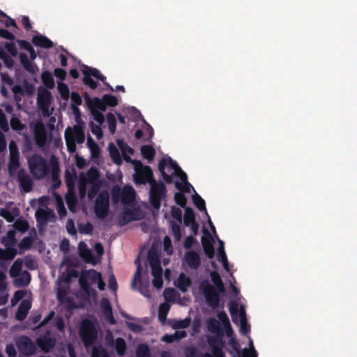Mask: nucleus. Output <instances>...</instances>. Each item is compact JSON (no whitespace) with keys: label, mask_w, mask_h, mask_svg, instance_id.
Wrapping results in <instances>:
<instances>
[{"label":"nucleus","mask_w":357,"mask_h":357,"mask_svg":"<svg viewBox=\"0 0 357 357\" xmlns=\"http://www.w3.org/2000/svg\"><path fill=\"white\" fill-rule=\"evenodd\" d=\"M210 276L215 286L210 284L208 280H204L200 283L199 288L204 296L207 305L213 309H216L220 305V293L225 291V287L218 272L211 271Z\"/></svg>","instance_id":"f257e3e1"},{"label":"nucleus","mask_w":357,"mask_h":357,"mask_svg":"<svg viewBox=\"0 0 357 357\" xmlns=\"http://www.w3.org/2000/svg\"><path fill=\"white\" fill-rule=\"evenodd\" d=\"M79 335L86 348L93 345L98 337L96 324L89 319H84L80 323Z\"/></svg>","instance_id":"f03ea898"},{"label":"nucleus","mask_w":357,"mask_h":357,"mask_svg":"<svg viewBox=\"0 0 357 357\" xmlns=\"http://www.w3.org/2000/svg\"><path fill=\"white\" fill-rule=\"evenodd\" d=\"M28 165L31 173L34 178L41 179L50 172V167L47 160L40 155L35 153L28 159Z\"/></svg>","instance_id":"7ed1b4c3"},{"label":"nucleus","mask_w":357,"mask_h":357,"mask_svg":"<svg viewBox=\"0 0 357 357\" xmlns=\"http://www.w3.org/2000/svg\"><path fill=\"white\" fill-rule=\"evenodd\" d=\"M64 137L67 150L70 153H74L76 151V143L82 144L85 139L84 130L79 126L73 128L68 126L65 130Z\"/></svg>","instance_id":"20e7f679"},{"label":"nucleus","mask_w":357,"mask_h":357,"mask_svg":"<svg viewBox=\"0 0 357 357\" xmlns=\"http://www.w3.org/2000/svg\"><path fill=\"white\" fill-rule=\"evenodd\" d=\"M158 169L162 178L167 183H171L172 182V175L167 174L165 169H167L168 172L173 170L174 172H172V174L176 175L178 178L181 176L182 173H185L176 162L174 161L171 158H168L167 159L162 158L159 161Z\"/></svg>","instance_id":"39448f33"},{"label":"nucleus","mask_w":357,"mask_h":357,"mask_svg":"<svg viewBox=\"0 0 357 357\" xmlns=\"http://www.w3.org/2000/svg\"><path fill=\"white\" fill-rule=\"evenodd\" d=\"M150 185L149 202L153 208L158 210L161 206V201L166 197L167 188L161 181H155Z\"/></svg>","instance_id":"423d86ee"},{"label":"nucleus","mask_w":357,"mask_h":357,"mask_svg":"<svg viewBox=\"0 0 357 357\" xmlns=\"http://www.w3.org/2000/svg\"><path fill=\"white\" fill-rule=\"evenodd\" d=\"M133 179L136 184H151L155 181L151 168L148 165H143L140 161L137 162L136 173Z\"/></svg>","instance_id":"0eeeda50"},{"label":"nucleus","mask_w":357,"mask_h":357,"mask_svg":"<svg viewBox=\"0 0 357 357\" xmlns=\"http://www.w3.org/2000/svg\"><path fill=\"white\" fill-rule=\"evenodd\" d=\"M109 208V196L107 191H102L97 197L94 212L98 218L104 219L108 214Z\"/></svg>","instance_id":"6e6552de"},{"label":"nucleus","mask_w":357,"mask_h":357,"mask_svg":"<svg viewBox=\"0 0 357 357\" xmlns=\"http://www.w3.org/2000/svg\"><path fill=\"white\" fill-rule=\"evenodd\" d=\"M229 310L233 322H236L238 319V313H239L241 331L243 333H247L245 325L247 324L245 311L243 306H241L238 311V304L236 301H230L229 303Z\"/></svg>","instance_id":"1a4fd4ad"},{"label":"nucleus","mask_w":357,"mask_h":357,"mask_svg":"<svg viewBox=\"0 0 357 357\" xmlns=\"http://www.w3.org/2000/svg\"><path fill=\"white\" fill-rule=\"evenodd\" d=\"M208 343L211 348L212 355L205 353L203 356L204 357H225V353L223 352L225 342L220 337H209Z\"/></svg>","instance_id":"9d476101"},{"label":"nucleus","mask_w":357,"mask_h":357,"mask_svg":"<svg viewBox=\"0 0 357 357\" xmlns=\"http://www.w3.org/2000/svg\"><path fill=\"white\" fill-rule=\"evenodd\" d=\"M19 351L25 356H31L36 351L34 342L27 336L23 335L19 337L16 342Z\"/></svg>","instance_id":"9b49d317"},{"label":"nucleus","mask_w":357,"mask_h":357,"mask_svg":"<svg viewBox=\"0 0 357 357\" xmlns=\"http://www.w3.org/2000/svg\"><path fill=\"white\" fill-rule=\"evenodd\" d=\"M203 233L204 236L201 239L203 250L208 258L213 259L215 255L214 240L206 227H204Z\"/></svg>","instance_id":"f8f14e48"},{"label":"nucleus","mask_w":357,"mask_h":357,"mask_svg":"<svg viewBox=\"0 0 357 357\" xmlns=\"http://www.w3.org/2000/svg\"><path fill=\"white\" fill-rule=\"evenodd\" d=\"M83 97L90 112L96 110L100 112H105L107 109L102 98H99L98 97H96L91 98L89 93H87L86 92L84 93Z\"/></svg>","instance_id":"ddd939ff"},{"label":"nucleus","mask_w":357,"mask_h":357,"mask_svg":"<svg viewBox=\"0 0 357 357\" xmlns=\"http://www.w3.org/2000/svg\"><path fill=\"white\" fill-rule=\"evenodd\" d=\"M183 263L190 269L197 270L201 265L199 255L195 250H189L185 253Z\"/></svg>","instance_id":"4468645a"},{"label":"nucleus","mask_w":357,"mask_h":357,"mask_svg":"<svg viewBox=\"0 0 357 357\" xmlns=\"http://www.w3.org/2000/svg\"><path fill=\"white\" fill-rule=\"evenodd\" d=\"M33 132L36 144L40 147L45 146L47 142V132L42 122H37L35 124Z\"/></svg>","instance_id":"2eb2a0df"},{"label":"nucleus","mask_w":357,"mask_h":357,"mask_svg":"<svg viewBox=\"0 0 357 357\" xmlns=\"http://www.w3.org/2000/svg\"><path fill=\"white\" fill-rule=\"evenodd\" d=\"M17 181L20 188L24 192H29L33 189V181L31 176L25 172L24 169H21L17 174Z\"/></svg>","instance_id":"dca6fc26"},{"label":"nucleus","mask_w":357,"mask_h":357,"mask_svg":"<svg viewBox=\"0 0 357 357\" xmlns=\"http://www.w3.org/2000/svg\"><path fill=\"white\" fill-rule=\"evenodd\" d=\"M51 93L47 90L39 91L38 94L37 103L43 114L49 112V107L51 103Z\"/></svg>","instance_id":"f3484780"},{"label":"nucleus","mask_w":357,"mask_h":357,"mask_svg":"<svg viewBox=\"0 0 357 357\" xmlns=\"http://www.w3.org/2000/svg\"><path fill=\"white\" fill-rule=\"evenodd\" d=\"M82 73H84V71H86V73L90 74V77L93 76L95 78L102 82L104 85H105L108 88L109 90L112 91H114L113 87L111 85H109V83H107L106 82V77L104 75H102L98 69L91 68V67H89L88 66H86L85 64H82Z\"/></svg>","instance_id":"a211bd4d"},{"label":"nucleus","mask_w":357,"mask_h":357,"mask_svg":"<svg viewBox=\"0 0 357 357\" xmlns=\"http://www.w3.org/2000/svg\"><path fill=\"white\" fill-rule=\"evenodd\" d=\"M192 201H193V203L195 205V206L200 211H205L206 212V215L208 216V225L211 229V230L213 231V232H215V228L206 211V204H205V201L197 194V193H195L193 196H192Z\"/></svg>","instance_id":"6ab92c4d"},{"label":"nucleus","mask_w":357,"mask_h":357,"mask_svg":"<svg viewBox=\"0 0 357 357\" xmlns=\"http://www.w3.org/2000/svg\"><path fill=\"white\" fill-rule=\"evenodd\" d=\"M31 307V301L26 299L23 300L20 304L19 307L16 312L15 319L20 321L25 319Z\"/></svg>","instance_id":"aec40b11"},{"label":"nucleus","mask_w":357,"mask_h":357,"mask_svg":"<svg viewBox=\"0 0 357 357\" xmlns=\"http://www.w3.org/2000/svg\"><path fill=\"white\" fill-rule=\"evenodd\" d=\"M36 343L43 352L47 353L54 348L55 340L52 337L45 335L38 338Z\"/></svg>","instance_id":"412c9836"},{"label":"nucleus","mask_w":357,"mask_h":357,"mask_svg":"<svg viewBox=\"0 0 357 357\" xmlns=\"http://www.w3.org/2000/svg\"><path fill=\"white\" fill-rule=\"evenodd\" d=\"M100 177V173L97 168L96 167H91L86 173V176L84 175H80L79 178L84 179V181L87 183H100V181L98 180Z\"/></svg>","instance_id":"4be33fe9"},{"label":"nucleus","mask_w":357,"mask_h":357,"mask_svg":"<svg viewBox=\"0 0 357 357\" xmlns=\"http://www.w3.org/2000/svg\"><path fill=\"white\" fill-rule=\"evenodd\" d=\"M135 191L132 186L126 185L121 192V202L123 204H130L135 199Z\"/></svg>","instance_id":"5701e85b"},{"label":"nucleus","mask_w":357,"mask_h":357,"mask_svg":"<svg viewBox=\"0 0 357 357\" xmlns=\"http://www.w3.org/2000/svg\"><path fill=\"white\" fill-rule=\"evenodd\" d=\"M32 43L36 45L44 48H52L54 46L53 42L43 35H36L32 38Z\"/></svg>","instance_id":"b1692460"},{"label":"nucleus","mask_w":357,"mask_h":357,"mask_svg":"<svg viewBox=\"0 0 357 357\" xmlns=\"http://www.w3.org/2000/svg\"><path fill=\"white\" fill-rule=\"evenodd\" d=\"M192 281L190 278L186 276L185 273H181L177 280L176 287L180 289V291L183 293H185L188 291V289L191 286Z\"/></svg>","instance_id":"393cba45"},{"label":"nucleus","mask_w":357,"mask_h":357,"mask_svg":"<svg viewBox=\"0 0 357 357\" xmlns=\"http://www.w3.org/2000/svg\"><path fill=\"white\" fill-rule=\"evenodd\" d=\"M31 279L30 273L27 271H24L21 273L20 278H17L14 281V284L17 287H26L29 284Z\"/></svg>","instance_id":"a878e982"},{"label":"nucleus","mask_w":357,"mask_h":357,"mask_svg":"<svg viewBox=\"0 0 357 357\" xmlns=\"http://www.w3.org/2000/svg\"><path fill=\"white\" fill-rule=\"evenodd\" d=\"M218 250V259L222 264V266L226 271H229V263L227 257V255L224 248V243L222 241H219Z\"/></svg>","instance_id":"bb28decb"},{"label":"nucleus","mask_w":357,"mask_h":357,"mask_svg":"<svg viewBox=\"0 0 357 357\" xmlns=\"http://www.w3.org/2000/svg\"><path fill=\"white\" fill-rule=\"evenodd\" d=\"M23 265V260L20 258L17 259L12 264L10 270L9 275L11 278H17L22 273Z\"/></svg>","instance_id":"cd10ccee"},{"label":"nucleus","mask_w":357,"mask_h":357,"mask_svg":"<svg viewBox=\"0 0 357 357\" xmlns=\"http://www.w3.org/2000/svg\"><path fill=\"white\" fill-rule=\"evenodd\" d=\"M71 104L70 107L75 114H79V109L78 105H81L82 103V97L80 95L75 91H73L70 94Z\"/></svg>","instance_id":"c85d7f7f"},{"label":"nucleus","mask_w":357,"mask_h":357,"mask_svg":"<svg viewBox=\"0 0 357 357\" xmlns=\"http://www.w3.org/2000/svg\"><path fill=\"white\" fill-rule=\"evenodd\" d=\"M58 299L61 304L65 305L68 311H71L77 308L76 303L75 302L73 298L71 296H66L65 298H62L61 294H59Z\"/></svg>","instance_id":"c756f323"},{"label":"nucleus","mask_w":357,"mask_h":357,"mask_svg":"<svg viewBox=\"0 0 357 357\" xmlns=\"http://www.w3.org/2000/svg\"><path fill=\"white\" fill-rule=\"evenodd\" d=\"M17 253V250L14 248L6 247V250L0 248V260H12Z\"/></svg>","instance_id":"7c9ffc66"},{"label":"nucleus","mask_w":357,"mask_h":357,"mask_svg":"<svg viewBox=\"0 0 357 357\" xmlns=\"http://www.w3.org/2000/svg\"><path fill=\"white\" fill-rule=\"evenodd\" d=\"M41 79L43 84L47 89H53L55 86V82L52 73L50 71L45 70L42 73Z\"/></svg>","instance_id":"2f4dec72"},{"label":"nucleus","mask_w":357,"mask_h":357,"mask_svg":"<svg viewBox=\"0 0 357 357\" xmlns=\"http://www.w3.org/2000/svg\"><path fill=\"white\" fill-rule=\"evenodd\" d=\"M141 153L144 158L151 162L155 155V149L149 145H144L141 147Z\"/></svg>","instance_id":"473e14b6"},{"label":"nucleus","mask_w":357,"mask_h":357,"mask_svg":"<svg viewBox=\"0 0 357 357\" xmlns=\"http://www.w3.org/2000/svg\"><path fill=\"white\" fill-rule=\"evenodd\" d=\"M114 347L117 354L119 356L125 355L127 345L125 340L122 337H117L114 341Z\"/></svg>","instance_id":"72a5a7b5"},{"label":"nucleus","mask_w":357,"mask_h":357,"mask_svg":"<svg viewBox=\"0 0 357 357\" xmlns=\"http://www.w3.org/2000/svg\"><path fill=\"white\" fill-rule=\"evenodd\" d=\"M183 222L186 227H189L190 224L196 222L195 215L194 211L190 207L185 208Z\"/></svg>","instance_id":"f704fd0d"},{"label":"nucleus","mask_w":357,"mask_h":357,"mask_svg":"<svg viewBox=\"0 0 357 357\" xmlns=\"http://www.w3.org/2000/svg\"><path fill=\"white\" fill-rule=\"evenodd\" d=\"M108 149L110 157L113 160L114 162L116 164H120L121 162V158L120 153L116 146L113 143H110L109 144Z\"/></svg>","instance_id":"c9c22d12"},{"label":"nucleus","mask_w":357,"mask_h":357,"mask_svg":"<svg viewBox=\"0 0 357 357\" xmlns=\"http://www.w3.org/2000/svg\"><path fill=\"white\" fill-rule=\"evenodd\" d=\"M50 216H53L51 211L41 209L36 212V218L38 222L46 223Z\"/></svg>","instance_id":"e433bc0d"},{"label":"nucleus","mask_w":357,"mask_h":357,"mask_svg":"<svg viewBox=\"0 0 357 357\" xmlns=\"http://www.w3.org/2000/svg\"><path fill=\"white\" fill-rule=\"evenodd\" d=\"M100 307L105 317L111 315L112 307L109 301L107 298H102L100 301Z\"/></svg>","instance_id":"4c0bfd02"},{"label":"nucleus","mask_w":357,"mask_h":357,"mask_svg":"<svg viewBox=\"0 0 357 357\" xmlns=\"http://www.w3.org/2000/svg\"><path fill=\"white\" fill-rule=\"evenodd\" d=\"M147 258L151 267L160 264V259L156 251L150 250Z\"/></svg>","instance_id":"58836bf2"},{"label":"nucleus","mask_w":357,"mask_h":357,"mask_svg":"<svg viewBox=\"0 0 357 357\" xmlns=\"http://www.w3.org/2000/svg\"><path fill=\"white\" fill-rule=\"evenodd\" d=\"M137 357H151V351L147 344H140L137 348Z\"/></svg>","instance_id":"ea45409f"},{"label":"nucleus","mask_w":357,"mask_h":357,"mask_svg":"<svg viewBox=\"0 0 357 357\" xmlns=\"http://www.w3.org/2000/svg\"><path fill=\"white\" fill-rule=\"evenodd\" d=\"M102 98L103 99L106 108L107 106L115 107L118 105V99L116 96L113 95L104 94Z\"/></svg>","instance_id":"a19ab883"},{"label":"nucleus","mask_w":357,"mask_h":357,"mask_svg":"<svg viewBox=\"0 0 357 357\" xmlns=\"http://www.w3.org/2000/svg\"><path fill=\"white\" fill-rule=\"evenodd\" d=\"M83 83L91 89H96L98 87V82L90 77V74L84 71Z\"/></svg>","instance_id":"79ce46f5"},{"label":"nucleus","mask_w":357,"mask_h":357,"mask_svg":"<svg viewBox=\"0 0 357 357\" xmlns=\"http://www.w3.org/2000/svg\"><path fill=\"white\" fill-rule=\"evenodd\" d=\"M91 357H110L107 350L102 347H93Z\"/></svg>","instance_id":"37998d69"},{"label":"nucleus","mask_w":357,"mask_h":357,"mask_svg":"<svg viewBox=\"0 0 357 357\" xmlns=\"http://www.w3.org/2000/svg\"><path fill=\"white\" fill-rule=\"evenodd\" d=\"M207 326L212 333H218L220 331V324L215 318H211L207 321Z\"/></svg>","instance_id":"c03bdc74"},{"label":"nucleus","mask_w":357,"mask_h":357,"mask_svg":"<svg viewBox=\"0 0 357 357\" xmlns=\"http://www.w3.org/2000/svg\"><path fill=\"white\" fill-rule=\"evenodd\" d=\"M20 165V156L9 157L8 167L10 174H12L13 172L15 171Z\"/></svg>","instance_id":"a18cd8bd"},{"label":"nucleus","mask_w":357,"mask_h":357,"mask_svg":"<svg viewBox=\"0 0 357 357\" xmlns=\"http://www.w3.org/2000/svg\"><path fill=\"white\" fill-rule=\"evenodd\" d=\"M58 90L63 100H67L70 97V91L68 85L63 82L58 83Z\"/></svg>","instance_id":"49530a36"},{"label":"nucleus","mask_w":357,"mask_h":357,"mask_svg":"<svg viewBox=\"0 0 357 357\" xmlns=\"http://www.w3.org/2000/svg\"><path fill=\"white\" fill-rule=\"evenodd\" d=\"M33 241L31 236H25L20 241L18 247L21 250H29L32 246Z\"/></svg>","instance_id":"de8ad7c7"},{"label":"nucleus","mask_w":357,"mask_h":357,"mask_svg":"<svg viewBox=\"0 0 357 357\" xmlns=\"http://www.w3.org/2000/svg\"><path fill=\"white\" fill-rule=\"evenodd\" d=\"M174 201L182 208H185L187 204V198L181 192H177L174 194Z\"/></svg>","instance_id":"09e8293b"},{"label":"nucleus","mask_w":357,"mask_h":357,"mask_svg":"<svg viewBox=\"0 0 357 357\" xmlns=\"http://www.w3.org/2000/svg\"><path fill=\"white\" fill-rule=\"evenodd\" d=\"M107 121L110 132L114 134L116 128V121L114 115L112 113H108L107 114Z\"/></svg>","instance_id":"8fccbe9b"},{"label":"nucleus","mask_w":357,"mask_h":357,"mask_svg":"<svg viewBox=\"0 0 357 357\" xmlns=\"http://www.w3.org/2000/svg\"><path fill=\"white\" fill-rule=\"evenodd\" d=\"M10 127L13 130L20 131L24 129L25 126L21 121L15 116H13L10 121Z\"/></svg>","instance_id":"3c124183"},{"label":"nucleus","mask_w":357,"mask_h":357,"mask_svg":"<svg viewBox=\"0 0 357 357\" xmlns=\"http://www.w3.org/2000/svg\"><path fill=\"white\" fill-rule=\"evenodd\" d=\"M14 227L16 230L24 233L29 229V225L24 220H17L15 221Z\"/></svg>","instance_id":"603ef678"},{"label":"nucleus","mask_w":357,"mask_h":357,"mask_svg":"<svg viewBox=\"0 0 357 357\" xmlns=\"http://www.w3.org/2000/svg\"><path fill=\"white\" fill-rule=\"evenodd\" d=\"M2 242L6 247L15 245L16 243L15 231L13 230L8 231L7 233V238H4Z\"/></svg>","instance_id":"864d4df0"},{"label":"nucleus","mask_w":357,"mask_h":357,"mask_svg":"<svg viewBox=\"0 0 357 357\" xmlns=\"http://www.w3.org/2000/svg\"><path fill=\"white\" fill-rule=\"evenodd\" d=\"M170 306L169 304L164 303L160 305L159 310H158V318L162 319H165L166 316L169 310Z\"/></svg>","instance_id":"5fc2aeb1"},{"label":"nucleus","mask_w":357,"mask_h":357,"mask_svg":"<svg viewBox=\"0 0 357 357\" xmlns=\"http://www.w3.org/2000/svg\"><path fill=\"white\" fill-rule=\"evenodd\" d=\"M88 146L91 152L92 156L95 157L99 154V147L91 137L88 138Z\"/></svg>","instance_id":"6e6d98bb"},{"label":"nucleus","mask_w":357,"mask_h":357,"mask_svg":"<svg viewBox=\"0 0 357 357\" xmlns=\"http://www.w3.org/2000/svg\"><path fill=\"white\" fill-rule=\"evenodd\" d=\"M191 320L190 318L176 321L173 327L176 329H183L188 328L190 324Z\"/></svg>","instance_id":"4d7b16f0"},{"label":"nucleus","mask_w":357,"mask_h":357,"mask_svg":"<svg viewBox=\"0 0 357 357\" xmlns=\"http://www.w3.org/2000/svg\"><path fill=\"white\" fill-rule=\"evenodd\" d=\"M93 225L88 222L86 224L79 225V231L81 234H91L93 232Z\"/></svg>","instance_id":"13d9d810"},{"label":"nucleus","mask_w":357,"mask_h":357,"mask_svg":"<svg viewBox=\"0 0 357 357\" xmlns=\"http://www.w3.org/2000/svg\"><path fill=\"white\" fill-rule=\"evenodd\" d=\"M101 188V183H91V188L88 192V197L92 199L98 194Z\"/></svg>","instance_id":"bf43d9fd"},{"label":"nucleus","mask_w":357,"mask_h":357,"mask_svg":"<svg viewBox=\"0 0 357 357\" xmlns=\"http://www.w3.org/2000/svg\"><path fill=\"white\" fill-rule=\"evenodd\" d=\"M0 128L3 132H8L9 130L8 120L1 109H0Z\"/></svg>","instance_id":"052dcab7"},{"label":"nucleus","mask_w":357,"mask_h":357,"mask_svg":"<svg viewBox=\"0 0 357 357\" xmlns=\"http://www.w3.org/2000/svg\"><path fill=\"white\" fill-rule=\"evenodd\" d=\"M26 294L24 290H17L14 293L13 298H11L12 305H16L20 300H22Z\"/></svg>","instance_id":"680f3d73"},{"label":"nucleus","mask_w":357,"mask_h":357,"mask_svg":"<svg viewBox=\"0 0 357 357\" xmlns=\"http://www.w3.org/2000/svg\"><path fill=\"white\" fill-rule=\"evenodd\" d=\"M88 277L90 281L95 284L101 278L102 275L94 269H90L88 272Z\"/></svg>","instance_id":"e2e57ef3"},{"label":"nucleus","mask_w":357,"mask_h":357,"mask_svg":"<svg viewBox=\"0 0 357 357\" xmlns=\"http://www.w3.org/2000/svg\"><path fill=\"white\" fill-rule=\"evenodd\" d=\"M218 317L222 322V324L225 326V327L228 328L229 333H231L232 331L231 328V325L229 324V318H228L227 314L224 311L220 312L218 314Z\"/></svg>","instance_id":"0e129e2a"},{"label":"nucleus","mask_w":357,"mask_h":357,"mask_svg":"<svg viewBox=\"0 0 357 357\" xmlns=\"http://www.w3.org/2000/svg\"><path fill=\"white\" fill-rule=\"evenodd\" d=\"M79 255L82 257L86 258L91 256V252L86 248V245L84 242L79 243Z\"/></svg>","instance_id":"69168bd1"},{"label":"nucleus","mask_w":357,"mask_h":357,"mask_svg":"<svg viewBox=\"0 0 357 357\" xmlns=\"http://www.w3.org/2000/svg\"><path fill=\"white\" fill-rule=\"evenodd\" d=\"M79 285L81 289L86 294H89L91 290L90 284L86 278H85L83 275L79 278Z\"/></svg>","instance_id":"338daca9"},{"label":"nucleus","mask_w":357,"mask_h":357,"mask_svg":"<svg viewBox=\"0 0 357 357\" xmlns=\"http://www.w3.org/2000/svg\"><path fill=\"white\" fill-rule=\"evenodd\" d=\"M86 185L87 183L84 181V179L79 178L78 184V190L80 198H84L86 196Z\"/></svg>","instance_id":"774afa93"}]
</instances>
